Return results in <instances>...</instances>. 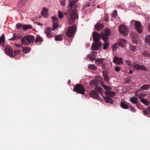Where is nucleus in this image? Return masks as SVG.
<instances>
[{"instance_id": "a18cd8bd", "label": "nucleus", "mask_w": 150, "mask_h": 150, "mask_svg": "<svg viewBox=\"0 0 150 150\" xmlns=\"http://www.w3.org/2000/svg\"><path fill=\"white\" fill-rule=\"evenodd\" d=\"M60 4L62 6H64L65 5V0H61Z\"/></svg>"}, {"instance_id": "dca6fc26", "label": "nucleus", "mask_w": 150, "mask_h": 150, "mask_svg": "<svg viewBox=\"0 0 150 150\" xmlns=\"http://www.w3.org/2000/svg\"><path fill=\"white\" fill-rule=\"evenodd\" d=\"M122 58L115 56L113 60V63L117 64H122Z\"/></svg>"}, {"instance_id": "4468645a", "label": "nucleus", "mask_w": 150, "mask_h": 150, "mask_svg": "<svg viewBox=\"0 0 150 150\" xmlns=\"http://www.w3.org/2000/svg\"><path fill=\"white\" fill-rule=\"evenodd\" d=\"M133 67L137 70L146 71L147 69L144 66L140 65L138 64H134Z\"/></svg>"}, {"instance_id": "6e6d98bb", "label": "nucleus", "mask_w": 150, "mask_h": 150, "mask_svg": "<svg viewBox=\"0 0 150 150\" xmlns=\"http://www.w3.org/2000/svg\"><path fill=\"white\" fill-rule=\"evenodd\" d=\"M37 24L38 25H40V26H42V24L40 23H38Z\"/></svg>"}, {"instance_id": "c03bdc74", "label": "nucleus", "mask_w": 150, "mask_h": 150, "mask_svg": "<svg viewBox=\"0 0 150 150\" xmlns=\"http://www.w3.org/2000/svg\"><path fill=\"white\" fill-rule=\"evenodd\" d=\"M143 114L147 116L148 117H149V116H148V111L146 110H145L143 112Z\"/></svg>"}, {"instance_id": "de8ad7c7", "label": "nucleus", "mask_w": 150, "mask_h": 150, "mask_svg": "<svg viewBox=\"0 0 150 150\" xmlns=\"http://www.w3.org/2000/svg\"><path fill=\"white\" fill-rule=\"evenodd\" d=\"M117 14V11L115 10L114 11L113 14L112 15V17H115L116 16Z\"/></svg>"}, {"instance_id": "ea45409f", "label": "nucleus", "mask_w": 150, "mask_h": 150, "mask_svg": "<svg viewBox=\"0 0 150 150\" xmlns=\"http://www.w3.org/2000/svg\"><path fill=\"white\" fill-rule=\"evenodd\" d=\"M118 44H115L112 45V49L113 51H115L118 47Z\"/></svg>"}, {"instance_id": "4d7b16f0", "label": "nucleus", "mask_w": 150, "mask_h": 150, "mask_svg": "<svg viewBox=\"0 0 150 150\" xmlns=\"http://www.w3.org/2000/svg\"><path fill=\"white\" fill-rule=\"evenodd\" d=\"M127 64H128V65L129 66V65H131V62H130L129 61L127 62Z\"/></svg>"}, {"instance_id": "9b49d317", "label": "nucleus", "mask_w": 150, "mask_h": 150, "mask_svg": "<svg viewBox=\"0 0 150 150\" xmlns=\"http://www.w3.org/2000/svg\"><path fill=\"white\" fill-rule=\"evenodd\" d=\"M13 52V51L10 46L8 45L6 46L5 50V52L6 54L10 57H12Z\"/></svg>"}, {"instance_id": "a19ab883", "label": "nucleus", "mask_w": 150, "mask_h": 150, "mask_svg": "<svg viewBox=\"0 0 150 150\" xmlns=\"http://www.w3.org/2000/svg\"><path fill=\"white\" fill-rule=\"evenodd\" d=\"M58 16L59 18H61L63 17V13L60 11H59L58 12Z\"/></svg>"}, {"instance_id": "052dcab7", "label": "nucleus", "mask_w": 150, "mask_h": 150, "mask_svg": "<svg viewBox=\"0 0 150 150\" xmlns=\"http://www.w3.org/2000/svg\"><path fill=\"white\" fill-rule=\"evenodd\" d=\"M105 20L106 21H108V19L107 18Z\"/></svg>"}, {"instance_id": "c9c22d12", "label": "nucleus", "mask_w": 150, "mask_h": 150, "mask_svg": "<svg viewBox=\"0 0 150 150\" xmlns=\"http://www.w3.org/2000/svg\"><path fill=\"white\" fill-rule=\"evenodd\" d=\"M88 68L90 69H91L94 70H96L97 69V67L95 65L93 64H90L88 65Z\"/></svg>"}, {"instance_id": "4c0bfd02", "label": "nucleus", "mask_w": 150, "mask_h": 150, "mask_svg": "<svg viewBox=\"0 0 150 150\" xmlns=\"http://www.w3.org/2000/svg\"><path fill=\"white\" fill-rule=\"evenodd\" d=\"M130 49L131 51L134 52L137 49V47L134 46H133L132 45H130Z\"/></svg>"}, {"instance_id": "58836bf2", "label": "nucleus", "mask_w": 150, "mask_h": 150, "mask_svg": "<svg viewBox=\"0 0 150 150\" xmlns=\"http://www.w3.org/2000/svg\"><path fill=\"white\" fill-rule=\"evenodd\" d=\"M103 87L104 89L107 90V91H110L112 89L110 87L106 85H104L103 86Z\"/></svg>"}, {"instance_id": "f03ea898", "label": "nucleus", "mask_w": 150, "mask_h": 150, "mask_svg": "<svg viewBox=\"0 0 150 150\" xmlns=\"http://www.w3.org/2000/svg\"><path fill=\"white\" fill-rule=\"evenodd\" d=\"M110 32L108 29H105L104 33L101 35L102 39L105 42L103 44V49L105 50L107 49L109 46V43L107 41L108 40V36L110 35Z\"/></svg>"}, {"instance_id": "aec40b11", "label": "nucleus", "mask_w": 150, "mask_h": 150, "mask_svg": "<svg viewBox=\"0 0 150 150\" xmlns=\"http://www.w3.org/2000/svg\"><path fill=\"white\" fill-rule=\"evenodd\" d=\"M43 41V38L40 35L37 36L35 38V42L36 43L39 44Z\"/></svg>"}, {"instance_id": "72a5a7b5", "label": "nucleus", "mask_w": 150, "mask_h": 150, "mask_svg": "<svg viewBox=\"0 0 150 150\" xmlns=\"http://www.w3.org/2000/svg\"><path fill=\"white\" fill-rule=\"evenodd\" d=\"M105 60L104 59H96L95 62L96 63V64H102L103 62Z\"/></svg>"}, {"instance_id": "f257e3e1", "label": "nucleus", "mask_w": 150, "mask_h": 150, "mask_svg": "<svg viewBox=\"0 0 150 150\" xmlns=\"http://www.w3.org/2000/svg\"><path fill=\"white\" fill-rule=\"evenodd\" d=\"M69 3L68 7V10L64 13V14L67 15L68 23L71 25L78 18L76 9L78 5L76 4L77 2L76 0H69Z\"/></svg>"}, {"instance_id": "6ab92c4d", "label": "nucleus", "mask_w": 150, "mask_h": 150, "mask_svg": "<svg viewBox=\"0 0 150 150\" xmlns=\"http://www.w3.org/2000/svg\"><path fill=\"white\" fill-rule=\"evenodd\" d=\"M42 16L45 17H47L48 16V10L46 8H43L41 12Z\"/></svg>"}, {"instance_id": "7ed1b4c3", "label": "nucleus", "mask_w": 150, "mask_h": 150, "mask_svg": "<svg viewBox=\"0 0 150 150\" xmlns=\"http://www.w3.org/2000/svg\"><path fill=\"white\" fill-rule=\"evenodd\" d=\"M95 90H93L90 93V96L94 98L98 99L99 98V94L100 93V95L102 96L103 89L100 87H95Z\"/></svg>"}, {"instance_id": "5fc2aeb1", "label": "nucleus", "mask_w": 150, "mask_h": 150, "mask_svg": "<svg viewBox=\"0 0 150 150\" xmlns=\"http://www.w3.org/2000/svg\"><path fill=\"white\" fill-rule=\"evenodd\" d=\"M22 45L21 44H19L17 45V47H20L22 46Z\"/></svg>"}, {"instance_id": "c756f323", "label": "nucleus", "mask_w": 150, "mask_h": 150, "mask_svg": "<svg viewBox=\"0 0 150 150\" xmlns=\"http://www.w3.org/2000/svg\"><path fill=\"white\" fill-rule=\"evenodd\" d=\"M55 40L56 41H61L62 40V35L59 34L58 35H56L55 36Z\"/></svg>"}, {"instance_id": "393cba45", "label": "nucleus", "mask_w": 150, "mask_h": 150, "mask_svg": "<svg viewBox=\"0 0 150 150\" xmlns=\"http://www.w3.org/2000/svg\"><path fill=\"white\" fill-rule=\"evenodd\" d=\"M103 74L104 77V80L106 81H108L109 80V79L106 72L104 71H103Z\"/></svg>"}, {"instance_id": "ddd939ff", "label": "nucleus", "mask_w": 150, "mask_h": 150, "mask_svg": "<svg viewBox=\"0 0 150 150\" xmlns=\"http://www.w3.org/2000/svg\"><path fill=\"white\" fill-rule=\"evenodd\" d=\"M92 35L94 42H99L100 40V35L98 33L96 32H94L92 33Z\"/></svg>"}, {"instance_id": "cd10ccee", "label": "nucleus", "mask_w": 150, "mask_h": 150, "mask_svg": "<svg viewBox=\"0 0 150 150\" xmlns=\"http://www.w3.org/2000/svg\"><path fill=\"white\" fill-rule=\"evenodd\" d=\"M138 99L137 98L135 97H133L131 98L130 99V101L132 102L133 104H137L138 100Z\"/></svg>"}, {"instance_id": "e2e57ef3", "label": "nucleus", "mask_w": 150, "mask_h": 150, "mask_svg": "<svg viewBox=\"0 0 150 150\" xmlns=\"http://www.w3.org/2000/svg\"><path fill=\"white\" fill-rule=\"evenodd\" d=\"M97 7L99 8V5H98Z\"/></svg>"}, {"instance_id": "79ce46f5", "label": "nucleus", "mask_w": 150, "mask_h": 150, "mask_svg": "<svg viewBox=\"0 0 150 150\" xmlns=\"http://www.w3.org/2000/svg\"><path fill=\"white\" fill-rule=\"evenodd\" d=\"M146 96V94H140L139 95V98H142L145 97Z\"/></svg>"}, {"instance_id": "09e8293b", "label": "nucleus", "mask_w": 150, "mask_h": 150, "mask_svg": "<svg viewBox=\"0 0 150 150\" xmlns=\"http://www.w3.org/2000/svg\"><path fill=\"white\" fill-rule=\"evenodd\" d=\"M115 70L116 71L119 72L120 70V69L119 67L117 66L115 68Z\"/></svg>"}, {"instance_id": "0eeeda50", "label": "nucleus", "mask_w": 150, "mask_h": 150, "mask_svg": "<svg viewBox=\"0 0 150 150\" xmlns=\"http://www.w3.org/2000/svg\"><path fill=\"white\" fill-rule=\"evenodd\" d=\"M119 30L120 33L125 36H126L128 34L129 31L128 28L125 25L121 24L119 27Z\"/></svg>"}, {"instance_id": "f704fd0d", "label": "nucleus", "mask_w": 150, "mask_h": 150, "mask_svg": "<svg viewBox=\"0 0 150 150\" xmlns=\"http://www.w3.org/2000/svg\"><path fill=\"white\" fill-rule=\"evenodd\" d=\"M145 39L146 42L147 44L150 45V35H147Z\"/></svg>"}, {"instance_id": "20e7f679", "label": "nucleus", "mask_w": 150, "mask_h": 150, "mask_svg": "<svg viewBox=\"0 0 150 150\" xmlns=\"http://www.w3.org/2000/svg\"><path fill=\"white\" fill-rule=\"evenodd\" d=\"M35 39V37L32 35L25 36L21 39L22 43L24 45H28L32 43Z\"/></svg>"}, {"instance_id": "13d9d810", "label": "nucleus", "mask_w": 150, "mask_h": 150, "mask_svg": "<svg viewBox=\"0 0 150 150\" xmlns=\"http://www.w3.org/2000/svg\"><path fill=\"white\" fill-rule=\"evenodd\" d=\"M132 70H130L129 71V73H130V74H131L132 73Z\"/></svg>"}, {"instance_id": "c85d7f7f", "label": "nucleus", "mask_w": 150, "mask_h": 150, "mask_svg": "<svg viewBox=\"0 0 150 150\" xmlns=\"http://www.w3.org/2000/svg\"><path fill=\"white\" fill-rule=\"evenodd\" d=\"M142 54L144 57H150V53L146 50H144L142 53Z\"/></svg>"}, {"instance_id": "e433bc0d", "label": "nucleus", "mask_w": 150, "mask_h": 150, "mask_svg": "<svg viewBox=\"0 0 150 150\" xmlns=\"http://www.w3.org/2000/svg\"><path fill=\"white\" fill-rule=\"evenodd\" d=\"M21 52V51L20 50H14L13 52V57H15L17 54H19Z\"/></svg>"}, {"instance_id": "37998d69", "label": "nucleus", "mask_w": 150, "mask_h": 150, "mask_svg": "<svg viewBox=\"0 0 150 150\" xmlns=\"http://www.w3.org/2000/svg\"><path fill=\"white\" fill-rule=\"evenodd\" d=\"M129 109L131 111L133 112H135L136 111V109H135L132 106H130L129 107Z\"/></svg>"}, {"instance_id": "a878e982", "label": "nucleus", "mask_w": 150, "mask_h": 150, "mask_svg": "<svg viewBox=\"0 0 150 150\" xmlns=\"http://www.w3.org/2000/svg\"><path fill=\"white\" fill-rule=\"evenodd\" d=\"M97 84L96 81L95 80H92L90 82V85L92 87L95 86V87H99L97 86Z\"/></svg>"}, {"instance_id": "1a4fd4ad", "label": "nucleus", "mask_w": 150, "mask_h": 150, "mask_svg": "<svg viewBox=\"0 0 150 150\" xmlns=\"http://www.w3.org/2000/svg\"><path fill=\"white\" fill-rule=\"evenodd\" d=\"M52 18L53 21V27L52 28V31H54L58 28L59 25V21L57 17L52 16Z\"/></svg>"}, {"instance_id": "4be33fe9", "label": "nucleus", "mask_w": 150, "mask_h": 150, "mask_svg": "<svg viewBox=\"0 0 150 150\" xmlns=\"http://www.w3.org/2000/svg\"><path fill=\"white\" fill-rule=\"evenodd\" d=\"M5 41V38L4 34H2L0 37V45L3 46L4 45V43Z\"/></svg>"}, {"instance_id": "5701e85b", "label": "nucleus", "mask_w": 150, "mask_h": 150, "mask_svg": "<svg viewBox=\"0 0 150 150\" xmlns=\"http://www.w3.org/2000/svg\"><path fill=\"white\" fill-rule=\"evenodd\" d=\"M28 0H20L18 4V6L19 8H21L23 5L25 4V3Z\"/></svg>"}, {"instance_id": "603ef678", "label": "nucleus", "mask_w": 150, "mask_h": 150, "mask_svg": "<svg viewBox=\"0 0 150 150\" xmlns=\"http://www.w3.org/2000/svg\"><path fill=\"white\" fill-rule=\"evenodd\" d=\"M120 42H122V43H123L124 44V43H125L126 41L124 39H120Z\"/></svg>"}, {"instance_id": "8fccbe9b", "label": "nucleus", "mask_w": 150, "mask_h": 150, "mask_svg": "<svg viewBox=\"0 0 150 150\" xmlns=\"http://www.w3.org/2000/svg\"><path fill=\"white\" fill-rule=\"evenodd\" d=\"M90 6V4L88 2L87 3L85 4L84 6V8H86V7L89 6Z\"/></svg>"}, {"instance_id": "9d476101", "label": "nucleus", "mask_w": 150, "mask_h": 150, "mask_svg": "<svg viewBox=\"0 0 150 150\" xmlns=\"http://www.w3.org/2000/svg\"><path fill=\"white\" fill-rule=\"evenodd\" d=\"M52 30L51 27H47L45 28V33L47 38H50L54 37L53 33H52Z\"/></svg>"}, {"instance_id": "a211bd4d", "label": "nucleus", "mask_w": 150, "mask_h": 150, "mask_svg": "<svg viewBox=\"0 0 150 150\" xmlns=\"http://www.w3.org/2000/svg\"><path fill=\"white\" fill-rule=\"evenodd\" d=\"M95 27L97 30L100 31L104 28V25L103 24L97 23L95 25Z\"/></svg>"}, {"instance_id": "423d86ee", "label": "nucleus", "mask_w": 150, "mask_h": 150, "mask_svg": "<svg viewBox=\"0 0 150 150\" xmlns=\"http://www.w3.org/2000/svg\"><path fill=\"white\" fill-rule=\"evenodd\" d=\"M76 30V28L75 25L68 27L67 28V31L66 33L67 36L69 38H71L74 34Z\"/></svg>"}, {"instance_id": "2eb2a0df", "label": "nucleus", "mask_w": 150, "mask_h": 150, "mask_svg": "<svg viewBox=\"0 0 150 150\" xmlns=\"http://www.w3.org/2000/svg\"><path fill=\"white\" fill-rule=\"evenodd\" d=\"M96 42L95 43H93L91 45V48L93 50H97L99 49L101 46V42Z\"/></svg>"}, {"instance_id": "bb28decb", "label": "nucleus", "mask_w": 150, "mask_h": 150, "mask_svg": "<svg viewBox=\"0 0 150 150\" xmlns=\"http://www.w3.org/2000/svg\"><path fill=\"white\" fill-rule=\"evenodd\" d=\"M150 87V86L148 84H145L142 86L140 88V90H147Z\"/></svg>"}, {"instance_id": "39448f33", "label": "nucleus", "mask_w": 150, "mask_h": 150, "mask_svg": "<svg viewBox=\"0 0 150 150\" xmlns=\"http://www.w3.org/2000/svg\"><path fill=\"white\" fill-rule=\"evenodd\" d=\"M73 90L77 93L81 94H85V88L81 84L78 83L74 86Z\"/></svg>"}, {"instance_id": "b1692460", "label": "nucleus", "mask_w": 150, "mask_h": 150, "mask_svg": "<svg viewBox=\"0 0 150 150\" xmlns=\"http://www.w3.org/2000/svg\"><path fill=\"white\" fill-rule=\"evenodd\" d=\"M105 94L106 95H108L111 97H112L115 94V93L113 91H106L105 92Z\"/></svg>"}, {"instance_id": "412c9836", "label": "nucleus", "mask_w": 150, "mask_h": 150, "mask_svg": "<svg viewBox=\"0 0 150 150\" xmlns=\"http://www.w3.org/2000/svg\"><path fill=\"white\" fill-rule=\"evenodd\" d=\"M31 48L29 47H22V51L24 53L27 54L30 51Z\"/></svg>"}, {"instance_id": "3c124183", "label": "nucleus", "mask_w": 150, "mask_h": 150, "mask_svg": "<svg viewBox=\"0 0 150 150\" xmlns=\"http://www.w3.org/2000/svg\"><path fill=\"white\" fill-rule=\"evenodd\" d=\"M106 65L104 63H103L101 64V66L102 68L103 69H106Z\"/></svg>"}, {"instance_id": "bf43d9fd", "label": "nucleus", "mask_w": 150, "mask_h": 150, "mask_svg": "<svg viewBox=\"0 0 150 150\" xmlns=\"http://www.w3.org/2000/svg\"><path fill=\"white\" fill-rule=\"evenodd\" d=\"M148 30L150 32V24L149 25V28H148Z\"/></svg>"}, {"instance_id": "6e6552de", "label": "nucleus", "mask_w": 150, "mask_h": 150, "mask_svg": "<svg viewBox=\"0 0 150 150\" xmlns=\"http://www.w3.org/2000/svg\"><path fill=\"white\" fill-rule=\"evenodd\" d=\"M16 27L18 29H23L24 31H25L27 29H31L32 27L29 24L23 25L20 24H16Z\"/></svg>"}, {"instance_id": "f3484780", "label": "nucleus", "mask_w": 150, "mask_h": 150, "mask_svg": "<svg viewBox=\"0 0 150 150\" xmlns=\"http://www.w3.org/2000/svg\"><path fill=\"white\" fill-rule=\"evenodd\" d=\"M21 35L19 34H16V33L13 34V37L12 38L9 40H19L22 38Z\"/></svg>"}, {"instance_id": "864d4df0", "label": "nucleus", "mask_w": 150, "mask_h": 150, "mask_svg": "<svg viewBox=\"0 0 150 150\" xmlns=\"http://www.w3.org/2000/svg\"><path fill=\"white\" fill-rule=\"evenodd\" d=\"M147 110L149 112V113L150 115V107H149L147 108Z\"/></svg>"}, {"instance_id": "2f4dec72", "label": "nucleus", "mask_w": 150, "mask_h": 150, "mask_svg": "<svg viewBox=\"0 0 150 150\" xmlns=\"http://www.w3.org/2000/svg\"><path fill=\"white\" fill-rule=\"evenodd\" d=\"M104 99L105 101L108 103H109L110 104H112L113 103L112 100L108 97H105L104 98Z\"/></svg>"}, {"instance_id": "49530a36", "label": "nucleus", "mask_w": 150, "mask_h": 150, "mask_svg": "<svg viewBox=\"0 0 150 150\" xmlns=\"http://www.w3.org/2000/svg\"><path fill=\"white\" fill-rule=\"evenodd\" d=\"M118 44L119 46H120L121 47H123L124 46V44L120 41L118 42Z\"/></svg>"}, {"instance_id": "680f3d73", "label": "nucleus", "mask_w": 150, "mask_h": 150, "mask_svg": "<svg viewBox=\"0 0 150 150\" xmlns=\"http://www.w3.org/2000/svg\"><path fill=\"white\" fill-rule=\"evenodd\" d=\"M129 81H130V80H127V82H129Z\"/></svg>"}, {"instance_id": "7c9ffc66", "label": "nucleus", "mask_w": 150, "mask_h": 150, "mask_svg": "<svg viewBox=\"0 0 150 150\" xmlns=\"http://www.w3.org/2000/svg\"><path fill=\"white\" fill-rule=\"evenodd\" d=\"M120 105L122 108L125 109H127L129 108L128 105L124 102H121Z\"/></svg>"}, {"instance_id": "f8f14e48", "label": "nucleus", "mask_w": 150, "mask_h": 150, "mask_svg": "<svg viewBox=\"0 0 150 150\" xmlns=\"http://www.w3.org/2000/svg\"><path fill=\"white\" fill-rule=\"evenodd\" d=\"M135 26L138 33H141L142 32V24L139 21H136L135 22Z\"/></svg>"}, {"instance_id": "473e14b6", "label": "nucleus", "mask_w": 150, "mask_h": 150, "mask_svg": "<svg viewBox=\"0 0 150 150\" xmlns=\"http://www.w3.org/2000/svg\"><path fill=\"white\" fill-rule=\"evenodd\" d=\"M140 101L145 105L148 106L149 105V102L145 99H141Z\"/></svg>"}]
</instances>
